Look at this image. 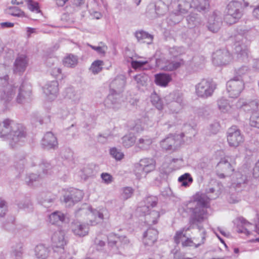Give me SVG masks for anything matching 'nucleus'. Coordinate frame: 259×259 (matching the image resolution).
Masks as SVG:
<instances>
[{"label":"nucleus","mask_w":259,"mask_h":259,"mask_svg":"<svg viewBox=\"0 0 259 259\" xmlns=\"http://www.w3.org/2000/svg\"><path fill=\"white\" fill-rule=\"evenodd\" d=\"M206 193L209 195L204 193H196L184 207V210L190 215V226L188 228L185 227L182 231L176 233L174 239L177 244L180 242L182 238L186 237V234L183 233L184 231L187 232L195 228L200 230L202 229L200 224L204 220L207 204L210 200L215 199L219 197L220 191L219 189L212 187L207 189Z\"/></svg>","instance_id":"obj_1"},{"label":"nucleus","mask_w":259,"mask_h":259,"mask_svg":"<svg viewBox=\"0 0 259 259\" xmlns=\"http://www.w3.org/2000/svg\"><path fill=\"white\" fill-rule=\"evenodd\" d=\"M146 64H149L151 68L158 67L165 71H173L181 66L184 65L185 61L182 59L178 58L175 61H168L155 57L149 58L145 61H132L131 64L134 68H141Z\"/></svg>","instance_id":"obj_2"},{"label":"nucleus","mask_w":259,"mask_h":259,"mask_svg":"<svg viewBox=\"0 0 259 259\" xmlns=\"http://www.w3.org/2000/svg\"><path fill=\"white\" fill-rule=\"evenodd\" d=\"M7 137L9 145L12 148H16L22 146L25 142L26 132L25 127L21 124L14 122Z\"/></svg>","instance_id":"obj_3"},{"label":"nucleus","mask_w":259,"mask_h":259,"mask_svg":"<svg viewBox=\"0 0 259 259\" xmlns=\"http://www.w3.org/2000/svg\"><path fill=\"white\" fill-rule=\"evenodd\" d=\"M248 34L246 33L243 34L238 33L232 37L234 43L233 49L234 53L237 54V58L242 60H244L247 58V46L250 42L248 40Z\"/></svg>","instance_id":"obj_4"},{"label":"nucleus","mask_w":259,"mask_h":259,"mask_svg":"<svg viewBox=\"0 0 259 259\" xmlns=\"http://www.w3.org/2000/svg\"><path fill=\"white\" fill-rule=\"evenodd\" d=\"M242 4L238 1H232L227 6L225 21L230 25L236 23L242 16Z\"/></svg>","instance_id":"obj_5"},{"label":"nucleus","mask_w":259,"mask_h":259,"mask_svg":"<svg viewBox=\"0 0 259 259\" xmlns=\"http://www.w3.org/2000/svg\"><path fill=\"white\" fill-rule=\"evenodd\" d=\"M8 79V75L0 76V87L4 88L0 96V99L6 107H7L8 105L13 100L17 90V87L10 84Z\"/></svg>","instance_id":"obj_6"},{"label":"nucleus","mask_w":259,"mask_h":259,"mask_svg":"<svg viewBox=\"0 0 259 259\" xmlns=\"http://www.w3.org/2000/svg\"><path fill=\"white\" fill-rule=\"evenodd\" d=\"M235 165V161L230 157L222 158L217 165L218 176L221 179L229 176L234 171Z\"/></svg>","instance_id":"obj_7"},{"label":"nucleus","mask_w":259,"mask_h":259,"mask_svg":"<svg viewBox=\"0 0 259 259\" xmlns=\"http://www.w3.org/2000/svg\"><path fill=\"white\" fill-rule=\"evenodd\" d=\"M226 87L230 97L237 98L244 89V81L233 77L227 82Z\"/></svg>","instance_id":"obj_8"},{"label":"nucleus","mask_w":259,"mask_h":259,"mask_svg":"<svg viewBox=\"0 0 259 259\" xmlns=\"http://www.w3.org/2000/svg\"><path fill=\"white\" fill-rule=\"evenodd\" d=\"M108 241V246L114 253L118 252L120 246L124 247L130 243L129 239L126 236H117L114 234H111L109 235Z\"/></svg>","instance_id":"obj_9"},{"label":"nucleus","mask_w":259,"mask_h":259,"mask_svg":"<svg viewBox=\"0 0 259 259\" xmlns=\"http://www.w3.org/2000/svg\"><path fill=\"white\" fill-rule=\"evenodd\" d=\"M215 88L212 82L203 79L196 86V92L199 97L207 98L211 96Z\"/></svg>","instance_id":"obj_10"},{"label":"nucleus","mask_w":259,"mask_h":259,"mask_svg":"<svg viewBox=\"0 0 259 259\" xmlns=\"http://www.w3.org/2000/svg\"><path fill=\"white\" fill-rule=\"evenodd\" d=\"M181 140L179 136L171 134L166 137L160 142L161 147L167 151H175L180 147Z\"/></svg>","instance_id":"obj_11"},{"label":"nucleus","mask_w":259,"mask_h":259,"mask_svg":"<svg viewBox=\"0 0 259 259\" xmlns=\"http://www.w3.org/2000/svg\"><path fill=\"white\" fill-rule=\"evenodd\" d=\"M212 63L215 66H222L228 64L232 60L229 52L226 49L216 51L212 56Z\"/></svg>","instance_id":"obj_12"},{"label":"nucleus","mask_w":259,"mask_h":259,"mask_svg":"<svg viewBox=\"0 0 259 259\" xmlns=\"http://www.w3.org/2000/svg\"><path fill=\"white\" fill-rule=\"evenodd\" d=\"M227 136V141L231 147H236L243 143L244 138L240 131L237 127H232L229 128Z\"/></svg>","instance_id":"obj_13"},{"label":"nucleus","mask_w":259,"mask_h":259,"mask_svg":"<svg viewBox=\"0 0 259 259\" xmlns=\"http://www.w3.org/2000/svg\"><path fill=\"white\" fill-rule=\"evenodd\" d=\"M83 193L78 189H72L65 193L63 201L68 206H73L75 203L80 201L83 198Z\"/></svg>","instance_id":"obj_14"},{"label":"nucleus","mask_w":259,"mask_h":259,"mask_svg":"<svg viewBox=\"0 0 259 259\" xmlns=\"http://www.w3.org/2000/svg\"><path fill=\"white\" fill-rule=\"evenodd\" d=\"M156 161L153 158L142 159L137 164V170L141 172V175L146 176L155 169Z\"/></svg>","instance_id":"obj_15"},{"label":"nucleus","mask_w":259,"mask_h":259,"mask_svg":"<svg viewBox=\"0 0 259 259\" xmlns=\"http://www.w3.org/2000/svg\"><path fill=\"white\" fill-rule=\"evenodd\" d=\"M222 24V20L220 13L217 11L213 12L208 18L207 28L213 33L217 32Z\"/></svg>","instance_id":"obj_16"},{"label":"nucleus","mask_w":259,"mask_h":259,"mask_svg":"<svg viewBox=\"0 0 259 259\" xmlns=\"http://www.w3.org/2000/svg\"><path fill=\"white\" fill-rule=\"evenodd\" d=\"M125 83L126 80L124 76L122 75L117 76L109 85L110 92L121 94L124 91Z\"/></svg>","instance_id":"obj_17"},{"label":"nucleus","mask_w":259,"mask_h":259,"mask_svg":"<svg viewBox=\"0 0 259 259\" xmlns=\"http://www.w3.org/2000/svg\"><path fill=\"white\" fill-rule=\"evenodd\" d=\"M49 221L53 225H60V224L65 225L70 222V218L68 214H64L61 211H55L49 215Z\"/></svg>","instance_id":"obj_18"},{"label":"nucleus","mask_w":259,"mask_h":259,"mask_svg":"<svg viewBox=\"0 0 259 259\" xmlns=\"http://www.w3.org/2000/svg\"><path fill=\"white\" fill-rule=\"evenodd\" d=\"M121 101V94L110 92L105 102L106 106L108 108L117 110L120 108Z\"/></svg>","instance_id":"obj_19"},{"label":"nucleus","mask_w":259,"mask_h":259,"mask_svg":"<svg viewBox=\"0 0 259 259\" xmlns=\"http://www.w3.org/2000/svg\"><path fill=\"white\" fill-rule=\"evenodd\" d=\"M41 146L44 149H55L58 147L56 137L52 132H47L41 141Z\"/></svg>","instance_id":"obj_20"},{"label":"nucleus","mask_w":259,"mask_h":259,"mask_svg":"<svg viewBox=\"0 0 259 259\" xmlns=\"http://www.w3.org/2000/svg\"><path fill=\"white\" fill-rule=\"evenodd\" d=\"M70 228L74 235L79 237L85 236L89 232L88 225L81 224L78 221H73L71 224Z\"/></svg>","instance_id":"obj_21"},{"label":"nucleus","mask_w":259,"mask_h":259,"mask_svg":"<svg viewBox=\"0 0 259 259\" xmlns=\"http://www.w3.org/2000/svg\"><path fill=\"white\" fill-rule=\"evenodd\" d=\"M52 241L54 247L63 248L67 242L65 232L61 230L56 231L52 237Z\"/></svg>","instance_id":"obj_22"},{"label":"nucleus","mask_w":259,"mask_h":259,"mask_svg":"<svg viewBox=\"0 0 259 259\" xmlns=\"http://www.w3.org/2000/svg\"><path fill=\"white\" fill-rule=\"evenodd\" d=\"M31 94V86L26 83H22L19 89V93L16 98L17 103H22L25 100L30 97Z\"/></svg>","instance_id":"obj_23"},{"label":"nucleus","mask_w":259,"mask_h":259,"mask_svg":"<svg viewBox=\"0 0 259 259\" xmlns=\"http://www.w3.org/2000/svg\"><path fill=\"white\" fill-rule=\"evenodd\" d=\"M158 231L153 228L148 229L144 234L143 242L145 246H151L157 240Z\"/></svg>","instance_id":"obj_24"},{"label":"nucleus","mask_w":259,"mask_h":259,"mask_svg":"<svg viewBox=\"0 0 259 259\" xmlns=\"http://www.w3.org/2000/svg\"><path fill=\"white\" fill-rule=\"evenodd\" d=\"M188 27L193 28L199 27L203 23V20L200 15L196 13H191L186 17Z\"/></svg>","instance_id":"obj_25"},{"label":"nucleus","mask_w":259,"mask_h":259,"mask_svg":"<svg viewBox=\"0 0 259 259\" xmlns=\"http://www.w3.org/2000/svg\"><path fill=\"white\" fill-rule=\"evenodd\" d=\"M26 57L24 55H21L17 57L14 65V72L15 73H21L24 72L27 65Z\"/></svg>","instance_id":"obj_26"},{"label":"nucleus","mask_w":259,"mask_h":259,"mask_svg":"<svg viewBox=\"0 0 259 259\" xmlns=\"http://www.w3.org/2000/svg\"><path fill=\"white\" fill-rule=\"evenodd\" d=\"M56 197L50 193H42L38 197V200L45 207H51L54 203Z\"/></svg>","instance_id":"obj_27"},{"label":"nucleus","mask_w":259,"mask_h":259,"mask_svg":"<svg viewBox=\"0 0 259 259\" xmlns=\"http://www.w3.org/2000/svg\"><path fill=\"white\" fill-rule=\"evenodd\" d=\"M14 122L10 119H6L3 122H0V137L7 138Z\"/></svg>","instance_id":"obj_28"},{"label":"nucleus","mask_w":259,"mask_h":259,"mask_svg":"<svg viewBox=\"0 0 259 259\" xmlns=\"http://www.w3.org/2000/svg\"><path fill=\"white\" fill-rule=\"evenodd\" d=\"M135 36L139 42L146 43L148 45L152 44L153 42V35L145 31L140 30L136 31L135 33Z\"/></svg>","instance_id":"obj_29"},{"label":"nucleus","mask_w":259,"mask_h":259,"mask_svg":"<svg viewBox=\"0 0 259 259\" xmlns=\"http://www.w3.org/2000/svg\"><path fill=\"white\" fill-rule=\"evenodd\" d=\"M200 225L203 227L201 225V223L200 224ZM199 231H200L199 229H198ZM202 230V233H201V240L200 242H199L198 243H195L193 241V240L191 238H187V239L185 241H182V245L184 247H194V248H197L199 246H200L201 244H203L205 241V238H206V231L204 230L203 227H202V229L200 230V231Z\"/></svg>","instance_id":"obj_30"},{"label":"nucleus","mask_w":259,"mask_h":259,"mask_svg":"<svg viewBox=\"0 0 259 259\" xmlns=\"http://www.w3.org/2000/svg\"><path fill=\"white\" fill-rule=\"evenodd\" d=\"M58 83L57 80L48 82L44 88V92L47 96L55 97L58 92Z\"/></svg>","instance_id":"obj_31"},{"label":"nucleus","mask_w":259,"mask_h":259,"mask_svg":"<svg viewBox=\"0 0 259 259\" xmlns=\"http://www.w3.org/2000/svg\"><path fill=\"white\" fill-rule=\"evenodd\" d=\"M209 0H193V8L199 12L206 13L209 9Z\"/></svg>","instance_id":"obj_32"},{"label":"nucleus","mask_w":259,"mask_h":259,"mask_svg":"<svg viewBox=\"0 0 259 259\" xmlns=\"http://www.w3.org/2000/svg\"><path fill=\"white\" fill-rule=\"evenodd\" d=\"M171 80V76L168 74L160 73L155 75V83L159 86H167Z\"/></svg>","instance_id":"obj_33"},{"label":"nucleus","mask_w":259,"mask_h":259,"mask_svg":"<svg viewBox=\"0 0 259 259\" xmlns=\"http://www.w3.org/2000/svg\"><path fill=\"white\" fill-rule=\"evenodd\" d=\"M49 249L43 244L36 245L34 249L35 255L37 259H46L49 255Z\"/></svg>","instance_id":"obj_34"},{"label":"nucleus","mask_w":259,"mask_h":259,"mask_svg":"<svg viewBox=\"0 0 259 259\" xmlns=\"http://www.w3.org/2000/svg\"><path fill=\"white\" fill-rule=\"evenodd\" d=\"M178 2V11L180 15L187 13L191 8H193V0H179Z\"/></svg>","instance_id":"obj_35"},{"label":"nucleus","mask_w":259,"mask_h":259,"mask_svg":"<svg viewBox=\"0 0 259 259\" xmlns=\"http://www.w3.org/2000/svg\"><path fill=\"white\" fill-rule=\"evenodd\" d=\"M250 70L248 67L246 66H242L240 67L235 69L234 73V78L237 79L244 80L245 77L248 74Z\"/></svg>","instance_id":"obj_36"},{"label":"nucleus","mask_w":259,"mask_h":259,"mask_svg":"<svg viewBox=\"0 0 259 259\" xmlns=\"http://www.w3.org/2000/svg\"><path fill=\"white\" fill-rule=\"evenodd\" d=\"M25 163V159L23 155L18 154L15 156L14 166L19 174L23 171Z\"/></svg>","instance_id":"obj_37"},{"label":"nucleus","mask_w":259,"mask_h":259,"mask_svg":"<svg viewBox=\"0 0 259 259\" xmlns=\"http://www.w3.org/2000/svg\"><path fill=\"white\" fill-rule=\"evenodd\" d=\"M64 96L65 98L71 100L75 104L78 103L80 99L79 96L76 94L74 89L72 87L65 90Z\"/></svg>","instance_id":"obj_38"},{"label":"nucleus","mask_w":259,"mask_h":259,"mask_svg":"<svg viewBox=\"0 0 259 259\" xmlns=\"http://www.w3.org/2000/svg\"><path fill=\"white\" fill-rule=\"evenodd\" d=\"M152 143V140L151 138L145 137L139 140L137 145L138 147L141 149L147 150L150 148Z\"/></svg>","instance_id":"obj_39"},{"label":"nucleus","mask_w":259,"mask_h":259,"mask_svg":"<svg viewBox=\"0 0 259 259\" xmlns=\"http://www.w3.org/2000/svg\"><path fill=\"white\" fill-rule=\"evenodd\" d=\"M122 144L125 148H129L134 145L136 142V137L132 134L125 135L122 138Z\"/></svg>","instance_id":"obj_40"},{"label":"nucleus","mask_w":259,"mask_h":259,"mask_svg":"<svg viewBox=\"0 0 259 259\" xmlns=\"http://www.w3.org/2000/svg\"><path fill=\"white\" fill-rule=\"evenodd\" d=\"M78 63V59L76 56L70 54L65 57L63 60L64 66L67 67H74Z\"/></svg>","instance_id":"obj_41"},{"label":"nucleus","mask_w":259,"mask_h":259,"mask_svg":"<svg viewBox=\"0 0 259 259\" xmlns=\"http://www.w3.org/2000/svg\"><path fill=\"white\" fill-rule=\"evenodd\" d=\"M178 181L181 184L182 186L187 187L192 183L193 179L190 174L185 173L179 178Z\"/></svg>","instance_id":"obj_42"},{"label":"nucleus","mask_w":259,"mask_h":259,"mask_svg":"<svg viewBox=\"0 0 259 259\" xmlns=\"http://www.w3.org/2000/svg\"><path fill=\"white\" fill-rule=\"evenodd\" d=\"M234 224L236 225V231L239 233H242V232H244L242 229H240V225L247 226L251 225L250 223H249L247 221H246L244 218H243L242 217L237 218L234 221Z\"/></svg>","instance_id":"obj_43"},{"label":"nucleus","mask_w":259,"mask_h":259,"mask_svg":"<svg viewBox=\"0 0 259 259\" xmlns=\"http://www.w3.org/2000/svg\"><path fill=\"white\" fill-rule=\"evenodd\" d=\"M151 101L152 104L158 110L163 108V102L160 97L155 93L151 96Z\"/></svg>","instance_id":"obj_44"},{"label":"nucleus","mask_w":259,"mask_h":259,"mask_svg":"<svg viewBox=\"0 0 259 259\" xmlns=\"http://www.w3.org/2000/svg\"><path fill=\"white\" fill-rule=\"evenodd\" d=\"M134 79L139 86H144L149 80V76L145 73H141L135 75Z\"/></svg>","instance_id":"obj_45"},{"label":"nucleus","mask_w":259,"mask_h":259,"mask_svg":"<svg viewBox=\"0 0 259 259\" xmlns=\"http://www.w3.org/2000/svg\"><path fill=\"white\" fill-rule=\"evenodd\" d=\"M151 208L147 205L144 204L140 207V211H141L145 215H151L153 216V218L156 219L159 217L158 211L152 210L150 211Z\"/></svg>","instance_id":"obj_46"},{"label":"nucleus","mask_w":259,"mask_h":259,"mask_svg":"<svg viewBox=\"0 0 259 259\" xmlns=\"http://www.w3.org/2000/svg\"><path fill=\"white\" fill-rule=\"evenodd\" d=\"M178 101H171L168 103V108L172 113H178L181 109L182 103L180 98L178 99Z\"/></svg>","instance_id":"obj_47"},{"label":"nucleus","mask_w":259,"mask_h":259,"mask_svg":"<svg viewBox=\"0 0 259 259\" xmlns=\"http://www.w3.org/2000/svg\"><path fill=\"white\" fill-rule=\"evenodd\" d=\"M250 125L259 128V111L253 112L250 117Z\"/></svg>","instance_id":"obj_48"},{"label":"nucleus","mask_w":259,"mask_h":259,"mask_svg":"<svg viewBox=\"0 0 259 259\" xmlns=\"http://www.w3.org/2000/svg\"><path fill=\"white\" fill-rule=\"evenodd\" d=\"M8 13L15 17H21L24 16V12L16 7H9L8 10Z\"/></svg>","instance_id":"obj_49"},{"label":"nucleus","mask_w":259,"mask_h":259,"mask_svg":"<svg viewBox=\"0 0 259 259\" xmlns=\"http://www.w3.org/2000/svg\"><path fill=\"white\" fill-rule=\"evenodd\" d=\"M17 205L19 209H25L29 208L31 205V202L28 197L24 198L22 200L19 201Z\"/></svg>","instance_id":"obj_50"},{"label":"nucleus","mask_w":259,"mask_h":259,"mask_svg":"<svg viewBox=\"0 0 259 259\" xmlns=\"http://www.w3.org/2000/svg\"><path fill=\"white\" fill-rule=\"evenodd\" d=\"M103 64L102 61L96 60L92 63L90 69L94 74H97L102 70Z\"/></svg>","instance_id":"obj_51"},{"label":"nucleus","mask_w":259,"mask_h":259,"mask_svg":"<svg viewBox=\"0 0 259 259\" xmlns=\"http://www.w3.org/2000/svg\"><path fill=\"white\" fill-rule=\"evenodd\" d=\"M158 199L154 196H150L146 197L144 200V203L145 205L150 207L151 208L154 207L157 205Z\"/></svg>","instance_id":"obj_52"},{"label":"nucleus","mask_w":259,"mask_h":259,"mask_svg":"<svg viewBox=\"0 0 259 259\" xmlns=\"http://www.w3.org/2000/svg\"><path fill=\"white\" fill-rule=\"evenodd\" d=\"M169 55L174 58H177L183 53V48L178 47L169 48L168 49Z\"/></svg>","instance_id":"obj_53"},{"label":"nucleus","mask_w":259,"mask_h":259,"mask_svg":"<svg viewBox=\"0 0 259 259\" xmlns=\"http://www.w3.org/2000/svg\"><path fill=\"white\" fill-rule=\"evenodd\" d=\"M121 197L123 199L127 200L131 198L134 193V189L130 187H124L122 189Z\"/></svg>","instance_id":"obj_54"},{"label":"nucleus","mask_w":259,"mask_h":259,"mask_svg":"<svg viewBox=\"0 0 259 259\" xmlns=\"http://www.w3.org/2000/svg\"><path fill=\"white\" fill-rule=\"evenodd\" d=\"M110 154L116 160H121L124 156V154L121 151L115 147H113L110 149Z\"/></svg>","instance_id":"obj_55"},{"label":"nucleus","mask_w":259,"mask_h":259,"mask_svg":"<svg viewBox=\"0 0 259 259\" xmlns=\"http://www.w3.org/2000/svg\"><path fill=\"white\" fill-rule=\"evenodd\" d=\"M39 167L42 169L44 174H51L52 166L50 163L43 160L41 163L39 164Z\"/></svg>","instance_id":"obj_56"},{"label":"nucleus","mask_w":259,"mask_h":259,"mask_svg":"<svg viewBox=\"0 0 259 259\" xmlns=\"http://www.w3.org/2000/svg\"><path fill=\"white\" fill-rule=\"evenodd\" d=\"M23 243L19 242L13 247V252L16 257H20L23 253Z\"/></svg>","instance_id":"obj_57"},{"label":"nucleus","mask_w":259,"mask_h":259,"mask_svg":"<svg viewBox=\"0 0 259 259\" xmlns=\"http://www.w3.org/2000/svg\"><path fill=\"white\" fill-rule=\"evenodd\" d=\"M40 178L39 175L31 174L26 177L25 182L28 185H32L34 182L38 181Z\"/></svg>","instance_id":"obj_58"},{"label":"nucleus","mask_w":259,"mask_h":259,"mask_svg":"<svg viewBox=\"0 0 259 259\" xmlns=\"http://www.w3.org/2000/svg\"><path fill=\"white\" fill-rule=\"evenodd\" d=\"M28 7L29 9L32 12H35L36 13L41 12L39 9V4L37 2H27Z\"/></svg>","instance_id":"obj_59"},{"label":"nucleus","mask_w":259,"mask_h":259,"mask_svg":"<svg viewBox=\"0 0 259 259\" xmlns=\"http://www.w3.org/2000/svg\"><path fill=\"white\" fill-rule=\"evenodd\" d=\"M218 105L219 108L222 111L226 110L229 106L228 102L227 100L225 99H221L218 101Z\"/></svg>","instance_id":"obj_60"},{"label":"nucleus","mask_w":259,"mask_h":259,"mask_svg":"<svg viewBox=\"0 0 259 259\" xmlns=\"http://www.w3.org/2000/svg\"><path fill=\"white\" fill-rule=\"evenodd\" d=\"M7 211L6 202L0 199V217H4Z\"/></svg>","instance_id":"obj_61"},{"label":"nucleus","mask_w":259,"mask_h":259,"mask_svg":"<svg viewBox=\"0 0 259 259\" xmlns=\"http://www.w3.org/2000/svg\"><path fill=\"white\" fill-rule=\"evenodd\" d=\"M228 200L230 203H236L240 201V197L238 196V194L234 193L230 195Z\"/></svg>","instance_id":"obj_62"},{"label":"nucleus","mask_w":259,"mask_h":259,"mask_svg":"<svg viewBox=\"0 0 259 259\" xmlns=\"http://www.w3.org/2000/svg\"><path fill=\"white\" fill-rule=\"evenodd\" d=\"M101 177L103 181L106 184H110L112 182V177L108 173H102Z\"/></svg>","instance_id":"obj_63"},{"label":"nucleus","mask_w":259,"mask_h":259,"mask_svg":"<svg viewBox=\"0 0 259 259\" xmlns=\"http://www.w3.org/2000/svg\"><path fill=\"white\" fill-rule=\"evenodd\" d=\"M253 177L259 180V160L256 162L253 169Z\"/></svg>","instance_id":"obj_64"}]
</instances>
